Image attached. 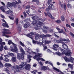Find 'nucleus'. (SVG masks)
<instances>
[{
  "label": "nucleus",
  "instance_id": "1",
  "mask_svg": "<svg viewBox=\"0 0 74 74\" xmlns=\"http://www.w3.org/2000/svg\"><path fill=\"white\" fill-rule=\"evenodd\" d=\"M19 68L21 70H23L24 69L26 70H28L30 68V65L29 64H26V62H21V64L19 65V66L17 65L15 68V66H13L11 67V69H15L16 71L18 72L19 71Z\"/></svg>",
  "mask_w": 74,
  "mask_h": 74
},
{
  "label": "nucleus",
  "instance_id": "2",
  "mask_svg": "<svg viewBox=\"0 0 74 74\" xmlns=\"http://www.w3.org/2000/svg\"><path fill=\"white\" fill-rule=\"evenodd\" d=\"M18 2L16 1L14 2H13L12 3L8 2V5H7V7L8 9L10 10L11 9L10 7H14V8H16V4H19V3H21V0H18ZM9 5V6H8Z\"/></svg>",
  "mask_w": 74,
  "mask_h": 74
},
{
  "label": "nucleus",
  "instance_id": "3",
  "mask_svg": "<svg viewBox=\"0 0 74 74\" xmlns=\"http://www.w3.org/2000/svg\"><path fill=\"white\" fill-rule=\"evenodd\" d=\"M42 55L41 53H38L37 55H35V56L34 57V59H36V60L38 61V63L40 64V65H41V66H42V63L41 62H39V60H40L42 61H45V60L43 58H39L40 57H41Z\"/></svg>",
  "mask_w": 74,
  "mask_h": 74
},
{
  "label": "nucleus",
  "instance_id": "4",
  "mask_svg": "<svg viewBox=\"0 0 74 74\" xmlns=\"http://www.w3.org/2000/svg\"><path fill=\"white\" fill-rule=\"evenodd\" d=\"M20 43L21 45L23 47H25L24 49L27 52V53H29V54H31L32 53H33V54H36V53L35 52L32 51H31L30 48H28L26 47V46H25L24 44L22 42L20 41Z\"/></svg>",
  "mask_w": 74,
  "mask_h": 74
},
{
  "label": "nucleus",
  "instance_id": "5",
  "mask_svg": "<svg viewBox=\"0 0 74 74\" xmlns=\"http://www.w3.org/2000/svg\"><path fill=\"white\" fill-rule=\"evenodd\" d=\"M20 51H21L22 53L18 54L17 55V58L19 60H21V58L22 60H23L24 59V55L25 54V52L24 51V50L23 49L22 47H20Z\"/></svg>",
  "mask_w": 74,
  "mask_h": 74
},
{
  "label": "nucleus",
  "instance_id": "6",
  "mask_svg": "<svg viewBox=\"0 0 74 74\" xmlns=\"http://www.w3.org/2000/svg\"><path fill=\"white\" fill-rule=\"evenodd\" d=\"M61 52H62V54H65V55L66 56H70L71 54L72 53L71 52L70 50H66L67 53H66V51L63 49H62L61 48H60Z\"/></svg>",
  "mask_w": 74,
  "mask_h": 74
},
{
  "label": "nucleus",
  "instance_id": "7",
  "mask_svg": "<svg viewBox=\"0 0 74 74\" xmlns=\"http://www.w3.org/2000/svg\"><path fill=\"white\" fill-rule=\"evenodd\" d=\"M52 35L49 34H47L46 35H44L43 34L42 35H37L35 36V39L36 40H38L39 38H40H40H43V37H51Z\"/></svg>",
  "mask_w": 74,
  "mask_h": 74
},
{
  "label": "nucleus",
  "instance_id": "8",
  "mask_svg": "<svg viewBox=\"0 0 74 74\" xmlns=\"http://www.w3.org/2000/svg\"><path fill=\"white\" fill-rule=\"evenodd\" d=\"M3 30L4 31H3L2 32L3 36H5V37H6L8 38L9 36L8 35H6V34H11V32L8 31V30L5 29H3Z\"/></svg>",
  "mask_w": 74,
  "mask_h": 74
},
{
  "label": "nucleus",
  "instance_id": "9",
  "mask_svg": "<svg viewBox=\"0 0 74 74\" xmlns=\"http://www.w3.org/2000/svg\"><path fill=\"white\" fill-rule=\"evenodd\" d=\"M38 23L36 25L37 27H41L44 24L42 23L41 22L37 21L36 20L34 21L32 23V24L33 25H36L37 23H38Z\"/></svg>",
  "mask_w": 74,
  "mask_h": 74
},
{
  "label": "nucleus",
  "instance_id": "10",
  "mask_svg": "<svg viewBox=\"0 0 74 74\" xmlns=\"http://www.w3.org/2000/svg\"><path fill=\"white\" fill-rule=\"evenodd\" d=\"M64 59L65 60L66 62H71V63H73L74 62V58L71 57L70 59L66 57H64Z\"/></svg>",
  "mask_w": 74,
  "mask_h": 74
},
{
  "label": "nucleus",
  "instance_id": "11",
  "mask_svg": "<svg viewBox=\"0 0 74 74\" xmlns=\"http://www.w3.org/2000/svg\"><path fill=\"white\" fill-rule=\"evenodd\" d=\"M14 47V49L13 48L12 49H11V51L12 52H18V48L16 47V45L14 44V45H13Z\"/></svg>",
  "mask_w": 74,
  "mask_h": 74
},
{
  "label": "nucleus",
  "instance_id": "12",
  "mask_svg": "<svg viewBox=\"0 0 74 74\" xmlns=\"http://www.w3.org/2000/svg\"><path fill=\"white\" fill-rule=\"evenodd\" d=\"M45 16H47V15H48V16H49V17L51 18V19H55V18L52 16V15L51 14V13H50V12H48L47 14V13H46L45 12Z\"/></svg>",
  "mask_w": 74,
  "mask_h": 74
},
{
  "label": "nucleus",
  "instance_id": "13",
  "mask_svg": "<svg viewBox=\"0 0 74 74\" xmlns=\"http://www.w3.org/2000/svg\"><path fill=\"white\" fill-rule=\"evenodd\" d=\"M30 26V23H27L23 25V27L24 29H26L29 27Z\"/></svg>",
  "mask_w": 74,
  "mask_h": 74
},
{
  "label": "nucleus",
  "instance_id": "14",
  "mask_svg": "<svg viewBox=\"0 0 74 74\" xmlns=\"http://www.w3.org/2000/svg\"><path fill=\"white\" fill-rule=\"evenodd\" d=\"M49 8L50 10H55V7L54 6V5H53V4H51L50 5H49L48 7Z\"/></svg>",
  "mask_w": 74,
  "mask_h": 74
},
{
  "label": "nucleus",
  "instance_id": "15",
  "mask_svg": "<svg viewBox=\"0 0 74 74\" xmlns=\"http://www.w3.org/2000/svg\"><path fill=\"white\" fill-rule=\"evenodd\" d=\"M2 21L3 22L5 23H3L2 24V26H4V27H8V24H7L5 21V20H4V19L2 20Z\"/></svg>",
  "mask_w": 74,
  "mask_h": 74
},
{
  "label": "nucleus",
  "instance_id": "16",
  "mask_svg": "<svg viewBox=\"0 0 74 74\" xmlns=\"http://www.w3.org/2000/svg\"><path fill=\"white\" fill-rule=\"evenodd\" d=\"M32 19L33 20H36V19H37V21H39L40 20V19L39 18V17L37 16H33L32 17Z\"/></svg>",
  "mask_w": 74,
  "mask_h": 74
},
{
  "label": "nucleus",
  "instance_id": "17",
  "mask_svg": "<svg viewBox=\"0 0 74 74\" xmlns=\"http://www.w3.org/2000/svg\"><path fill=\"white\" fill-rule=\"evenodd\" d=\"M53 49L54 51H57V49H56V48L59 47V45L57 44H54L53 45Z\"/></svg>",
  "mask_w": 74,
  "mask_h": 74
},
{
  "label": "nucleus",
  "instance_id": "18",
  "mask_svg": "<svg viewBox=\"0 0 74 74\" xmlns=\"http://www.w3.org/2000/svg\"><path fill=\"white\" fill-rule=\"evenodd\" d=\"M60 43H62L63 44H65V43L63 42V41H67V40L65 39H63L62 38H60Z\"/></svg>",
  "mask_w": 74,
  "mask_h": 74
},
{
  "label": "nucleus",
  "instance_id": "19",
  "mask_svg": "<svg viewBox=\"0 0 74 74\" xmlns=\"http://www.w3.org/2000/svg\"><path fill=\"white\" fill-rule=\"evenodd\" d=\"M34 34H35L34 33L31 32L27 35V36L33 40V38H32V37H30V36H33V35H34Z\"/></svg>",
  "mask_w": 74,
  "mask_h": 74
},
{
  "label": "nucleus",
  "instance_id": "20",
  "mask_svg": "<svg viewBox=\"0 0 74 74\" xmlns=\"http://www.w3.org/2000/svg\"><path fill=\"white\" fill-rule=\"evenodd\" d=\"M43 37V38H41L42 39V42L43 43H45V42L47 41V39H46V38L45 37Z\"/></svg>",
  "mask_w": 74,
  "mask_h": 74
},
{
  "label": "nucleus",
  "instance_id": "21",
  "mask_svg": "<svg viewBox=\"0 0 74 74\" xmlns=\"http://www.w3.org/2000/svg\"><path fill=\"white\" fill-rule=\"evenodd\" d=\"M49 70L50 69L49 68V67H46L45 66H43L42 67V70Z\"/></svg>",
  "mask_w": 74,
  "mask_h": 74
},
{
  "label": "nucleus",
  "instance_id": "22",
  "mask_svg": "<svg viewBox=\"0 0 74 74\" xmlns=\"http://www.w3.org/2000/svg\"><path fill=\"white\" fill-rule=\"evenodd\" d=\"M62 47L64 49H68V46L67 45L63 44Z\"/></svg>",
  "mask_w": 74,
  "mask_h": 74
},
{
  "label": "nucleus",
  "instance_id": "23",
  "mask_svg": "<svg viewBox=\"0 0 74 74\" xmlns=\"http://www.w3.org/2000/svg\"><path fill=\"white\" fill-rule=\"evenodd\" d=\"M33 43L34 44H40V45H41V43L39 42H38L37 41H36L35 40H33Z\"/></svg>",
  "mask_w": 74,
  "mask_h": 74
},
{
  "label": "nucleus",
  "instance_id": "24",
  "mask_svg": "<svg viewBox=\"0 0 74 74\" xmlns=\"http://www.w3.org/2000/svg\"><path fill=\"white\" fill-rule=\"evenodd\" d=\"M5 66L6 67H11V64L9 63H6L5 65Z\"/></svg>",
  "mask_w": 74,
  "mask_h": 74
},
{
  "label": "nucleus",
  "instance_id": "25",
  "mask_svg": "<svg viewBox=\"0 0 74 74\" xmlns=\"http://www.w3.org/2000/svg\"><path fill=\"white\" fill-rule=\"evenodd\" d=\"M40 45H42L44 47V51H45V49H47V47L45 45H44L42 44V43H41Z\"/></svg>",
  "mask_w": 74,
  "mask_h": 74
},
{
  "label": "nucleus",
  "instance_id": "26",
  "mask_svg": "<svg viewBox=\"0 0 74 74\" xmlns=\"http://www.w3.org/2000/svg\"><path fill=\"white\" fill-rule=\"evenodd\" d=\"M11 44H12L13 45H14L15 44L14 42H12L11 40H9L8 42V44L9 45H10Z\"/></svg>",
  "mask_w": 74,
  "mask_h": 74
},
{
  "label": "nucleus",
  "instance_id": "27",
  "mask_svg": "<svg viewBox=\"0 0 74 74\" xmlns=\"http://www.w3.org/2000/svg\"><path fill=\"white\" fill-rule=\"evenodd\" d=\"M45 63L46 64H49L52 66V67H53V65L52 63L51 62H49V61H46V62H45Z\"/></svg>",
  "mask_w": 74,
  "mask_h": 74
},
{
  "label": "nucleus",
  "instance_id": "28",
  "mask_svg": "<svg viewBox=\"0 0 74 74\" xmlns=\"http://www.w3.org/2000/svg\"><path fill=\"white\" fill-rule=\"evenodd\" d=\"M11 60L13 62H16V57H13L12 58Z\"/></svg>",
  "mask_w": 74,
  "mask_h": 74
},
{
  "label": "nucleus",
  "instance_id": "29",
  "mask_svg": "<svg viewBox=\"0 0 74 74\" xmlns=\"http://www.w3.org/2000/svg\"><path fill=\"white\" fill-rule=\"evenodd\" d=\"M68 66L70 67L71 69V70H73V65H72L70 64H68Z\"/></svg>",
  "mask_w": 74,
  "mask_h": 74
},
{
  "label": "nucleus",
  "instance_id": "30",
  "mask_svg": "<svg viewBox=\"0 0 74 74\" xmlns=\"http://www.w3.org/2000/svg\"><path fill=\"white\" fill-rule=\"evenodd\" d=\"M55 54L56 55H58L59 56H62V53L60 52H58L55 53Z\"/></svg>",
  "mask_w": 74,
  "mask_h": 74
},
{
  "label": "nucleus",
  "instance_id": "31",
  "mask_svg": "<svg viewBox=\"0 0 74 74\" xmlns=\"http://www.w3.org/2000/svg\"><path fill=\"white\" fill-rule=\"evenodd\" d=\"M18 21H19V20L18 19V18H17L16 19V21H15L16 23L17 26H18Z\"/></svg>",
  "mask_w": 74,
  "mask_h": 74
},
{
  "label": "nucleus",
  "instance_id": "32",
  "mask_svg": "<svg viewBox=\"0 0 74 74\" xmlns=\"http://www.w3.org/2000/svg\"><path fill=\"white\" fill-rule=\"evenodd\" d=\"M0 9H1V10L3 12H5V10H4V9L3 6H1V7H0Z\"/></svg>",
  "mask_w": 74,
  "mask_h": 74
},
{
  "label": "nucleus",
  "instance_id": "33",
  "mask_svg": "<svg viewBox=\"0 0 74 74\" xmlns=\"http://www.w3.org/2000/svg\"><path fill=\"white\" fill-rule=\"evenodd\" d=\"M3 47V45H1V46H0V52L2 51Z\"/></svg>",
  "mask_w": 74,
  "mask_h": 74
},
{
  "label": "nucleus",
  "instance_id": "34",
  "mask_svg": "<svg viewBox=\"0 0 74 74\" xmlns=\"http://www.w3.org/2000/svg\"><path fill=\"white\" fill-rule=\"evenodd\" d=\"M53 69H54V70L56 71H58V72H60V70H59L55 67H53Z\"/></svg>",
  "mask_w": 74,
  "mask_h": 74
},
{
  "label": "nucleus",
  "instance_id": "35",
  "mask_svg": "<svg viewBox=\"0 0 74 74\" xmlns=\"http://www.w3.org/2000/svg\"><path fill=\"white\" fill-rule=\"evenodd\" d=\"M52 3V0H48L47 4L48 5H49Z\"/></svg>",
  "mask_w": 74,
  "mask_h": 74
},
{
  "label": "nucleus",
  "instance_id": "36",
  "mask_svg": "<svg viewBox=\"0 0 74 74\" xmlns=\"http://www.w3.org/2000/svg\"><path fill=\"white\" fill-rule=\"evenodd\" d=\"M6 13L7 14H9L12 13V12L11 10H8V11L6 12Z\"/></svg>",
  "mask_w": 74,
  "mask_h": 74
},
{
  "label": "nucleus",
  "instance_id": "37",
  "mask_svg": "<svg viewBox=\"0 0 74 74\" xmlns=\"http://www.w3.org/2000/svg\"><path fill=\"white\" fill-rule=\"evenodd\" d=\"M68 7L69 8H72V6H71V4H68L67 5Z\"/></svg>",
  "mask_w": 74,
  "mask_h": 74
},
{
  "label": "nucleus",
  "instance_id": "38",
  "mask_svg": "<svg viewBox=\"0 0 74 74\" xmlns=\"http://www.w3.org/2000/svg\"><path fill=\"white\" fill-rule=\"evenodd\" d=\"M61 19L62 21H64V16H62L61 17Z\"/></svg>",
  "mask_w": 74,
  "mask_h": 74
},
{
  "label": "nucleus",
  "instance_id": "39",
  "mask_svg": "<svg viewBox=\"0 0 74 74\" xmlns=\"http://www.w3.org/2000/svg\"><path fill=\"white\" fill-rule=\"evenodd\" d=\"M51 41H46V42L45 43V44H49V43H51Z\"/></svg>",
  "mask_w": 74,
  "mask_h": 74
},
{
  "label": "nucleus",
  "instance_id": "40",
  "mask_svg": "<svg viewBox=\"0 0 74 74\" xmlns=\"http://www.w3.org/2000/svg\"><path fill=\"white\" fill-rule=\"evenodd\" d=\"M3 60H4V61H5L6 62H9V60L8 58H5V59H4Z\"/></svg>",
  "mask_w": 74,
  "mask_h": 74
},
{
  "label": "nucleus",
  "instance_id": "41",
  "mask_svg": "<svg viewBox=\"0 0 74 74\" xmlns=\"http://www.w3.org/2000/svg\"><path fill=\"white\" fill-rule=\"evenodd\" d=\"M17 27L18 28V30L20 31L21 30V28L20 26H18V25H17Z\"/></svg>",
  "mask_w": 74,
  "mask_h": 74
},
{
  "label": "nucleus",
  "instance_id": "42",
  "mask_svg": "<svg viewBox=\"0 0 74 74\" xmlns=\"http://www.w3.org/2000/svg\"><path fill=\"white\" fill-rule=\"evenodd\" d=\"M4 56V57H5V58H7L10 56V55L9 54H7V55H5Z\"/></svg>",
  "mask_w": 74,
  "mask_h": 74
},
{
  "label": "nucleus",
  "instance_id": "43",
  "mask_svg": "<svg viewBox=\"0 0 74 74\" xmlns=\"http://www.w3.org/2000/svg\"><path fill=\"white\" fill-rule=\"evenodd\" d=\"M56 23H61V21L60 20H57L56 21Z\"/></svg>",
  "mask_w": 74,
  "mask_h": 74
},
{
  "label": "nucleus",
  "instance_id": "44",
  "mask_svg": "<svg viewBox=\"0 0 74 74\" xmlns=\"http://www.w3.org/2000/svg\"><path fill=\"white\" fill-rule=\"evenodd\" d=\"M4 49H5V50H8V48L7 46H5L4 47Z\"/></svg>",
  "mask_w": 74,
  "mask_h": 74
},
{
  "label": "nucleus",
  "instance_id": "45",
  "mask_svg": "<svg viewBox=\"0 0 74 74\" xmlns=\"http://www.w3.org/2000/svg\"><path fill=\"white\" fill-rule=\"evenodd\" d=\"M43 28L44 29H48L49 28L48 27L45 26H44L43 27Z\"/></svg>",
  "mask_w": 74,
  "mask_h": 74
},
{
  "label": "nucleus",
  "instance_id": "46",
  "mask_svg": "<svg viewBox=\"0 0 74 74\" xmlns=\"http://www.w3.org/2000/svg\"><path fill=\"white\" fill-rule=\"evenodd\" d=\"M9 56H14V54L13 53H9Z\"/></svg>",
  "mask_w": 74,
  "mask_h": 74
},
{
  "label": "nucleus",
  "instance_id": "47",
  "mask_svg": "<svg viewBox=\"0 0 74 74\" xmlns=\"http://www.w3.org/2000/svg\"><path fill=\"white\" fill-rule=\"evenodd\" d=\"M3 64L1 63V62L0 61V67H3Z\"/></svg>",
  "mask_w": 74,
  "mask_h": 74
},
{
  "label": "nucleus",
  "instance_id": "48",
  "mask_svg": "<svg viewBox=\"0 0 74 74\" xmlns=\"http://www.w3.org/2000/svg\"><path fill=\"white\" fill-rule=\"evenodd\" d=\"M2 42H3V40H2L1 38H0V45L1 44Z\"/></svg>",
  "mask_w": 74,
  "mask_h": 74
},
{
  "label": "nucleus",
  "instance_id": "49",
  "mask_svg": "<svg viewBox=\"0 0 74 74\" xmlns=\"http://www.w3.org/2000/svg\"><path fill=\"white\" fill-rule=\"evenodd\" d=\"M1 56L0 57V60H3V58L2 56L3 55L1 54Z\"/></svg>",
  "mask_w": 74,
  "mask_h": 74
},
{
  "label": "nucleus",
  "instance_id": "50",
  "mask_svg": "<svg viewBox=\"0 0 74 74\" xmlns=\"http://www.w3.org/2000/svg\"><path fill=\"white\" fill-rule=\"evenodd\" d=\"M37 1L36 2V4L37 5H40V2H39V0H37Z\"/></svg>",
  "mask_w": 74,
  "mask_h": 74
},
{
  "label": "nucleus",
  "instance_id": "51",
  "mask_svg": "<svg viewBox=\"0 0 74 74\" xmlns=\"http://www.w3.org/2000/svg\"><path fill=\"white\" fill-rule=\"evenodd\" d=\"M8 17L9 18H10V19H12V20H13L14 19V18L13 17H11L10 16H9Z\"/></svg>",
  "mask_w": 74,
  "mask_h": 74
},
{
  "label": "nucleus",
  "instance_id": "52",
  "mask_svg": "<svg viewBox=\"0 0 74 74\" xmlns=\"http://www.w3.org/2000/svg\"><path fill=\"white\" fill-rule=\"evenodd\" d=\"M47 52H52V51L50 50L49 49H47Z\"/></svg>",
  "mask_w": 74,
  "mask_h": 74
},
{
  "label": "nucleus",
  "instance_id": "53",
  "mask_svg": "<svg viewBox=\"0 0 74 74\" xmlns=\"http://www.w3.org/2000/svg\"><path fill=\"white\" fill-rule=\"evenodd\" d=\"M63 32V30L62 29H61V31H59L58 32V33H62Z\"/></svg>",
  "mask_w": 74,
  "mask_h": 74
},
{
  "label": "nucleus",
  "instance_id": "54",
  "mask_svg": "<svg viewBox=\"0 0 74 74\" xmlns=\"http://www.w3.org/2000/svg\"><path fill=\"white\" fill-rule=\"evenodd\" d=\"M1 18H3V19L4 18H5V17H4V16L3 15V14H1Z\"/></svg>",
  "mask_w": 74,
  "mask_h": 74
},
{
  "label": "nucleus",
  "instance_id": "55",
  "mask_svg": "<svg viewBox=\"0 0 74 74\" xmlns=\"http://www.w3.org/2000/svg\"><path fill=\"white\" fill-rule=\"evenodd\" d=\"M66 27H69V28H71V26L69 24H66Z\"/></svg>",
  "mask_w": 74,
  "mask_h": 74
},
{
  "label": "nucleus",
  "instance_id": "56",
  "mask_svg": "<svg viewBox=\"0 0 74 74\" xmlns=\"http://www.w3.org/2000/svg\"><path fill=\"white\" fill-rule=\"evenodd\" d=\"M26 13H27V14H28V15H29V13H30V12L29 11V10H28L27 11H26Z\"/></svg>",
  "mask_w": 74,
  "mask_h": 74
},
{
  "label": "nucleus",
  "instance_id": "57",
  "mask_svg": "<svg viewBox=\"0 0 74 74\" xmlns=\"http://www.w3.org/2000/svg\"><path fill=\"white\" fill-rule=\"evenodd\" d=\"M30 8V6L29 5L27 6L26 7V9Z\"/></svg>",
  "mask_w": 74,
  "mask_h": 74
},
{
  "label": "nucleus",
  "instance_id": "58",
  "mask_svg": "<svg viewBox=\"0 0 74 74\" xmlns=\"http://www.w3.org/2000/svg\"><path fill=\"white\" fill-rule=\"evenodd\" d=\"M60 5H61V7H62V8H63V7H64L63 4L61 3H60Z\"/></svg>",
  "mask_w": 74,
  "mask_h": 74
},
{
  "label": "nucleus",
  "instance_id": "59",
  "mask_svg": "<svg viewBox=\"0 0 74 74\" xmlns=\"http://www.w3.org/2000/svg\"><path fill=\"white\" fill-rule=\"evenodd\" d=\"M70 34L71 36L73 37V38H74V34H73L72 33H70Z\"/></svg>",
  "mask_w": 74,
  "mask_h": 74
},
{
  "label": "nucleus",
  "instance_id": "60",
  "mask_svg": "<svg viewBox=\"0 0 74 74\" xmlns=\"http://www.w3.org/2000/svg\"><path fill=\"white\" fill-rule=\"evenodd\" d=\"M50 10V9L49 8H46V11H49Z\"/></svg>",
  "mask_w": 74,
  "mask_h": 74
},
{
  "label": "nucleus",
  "instance_id": "61",
  "mask_svg": "<svg viewBox=\"0 0 74 74\" xmlns=\"http://www.w3.org/2000/svg\"><path fill=\"white\" fill-rule=\"evenodd\" d=\"M33 67H36L37 66V64H34L33 65Z\"/></svg>",
  "mask_w": 74,
  "mask_h": 74
},
{
  "label": "nucleus",
  "instance_id": "62",
  "mask_svg": "<svg viewBox=\"0 0 74 74\" xmlns=\"http://www.w3.org/2000/svg\"><path fill=\"white\" fill-rule=\"evenodd\" d=\"M5 42H2L1 44V45H5Z\"/></svg>",
  "mask_w": 74,
  "mask_h": 74
},
{
  "label": "nucleus",
  "instance_id": "63",
  "mask_svg": "<svg viewBox=\"0 0 74 74\" xmlns=\"http://www.w3.org/2000/svg\"><path fill=\"white\" fill-rule=\"evenodd\" d=\"M56 29L58 30V31H60V28H58V27H56Z\"/></svg>",
  "mask_w": 74,
  "mask_h": 74
},
{
  "label": "nucleus",
  "instance_id": "64",
  "mask_svg": "<svg viewBox=\"0 0 74 74\" xmlns=\"http://www.w3.org/2000/svg\"><path fill=\"white\" fill-rule=\"evenodd\" d=\"M71 72V74H74V72L73 71H70Z\"/></svg>",
  "mask_w": 74,
  "mask_h": 74
}]
</instances>
